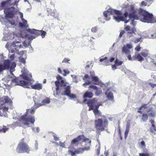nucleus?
Masks as SVG:
<instances>
[{"label":"nucleus","instance_id":"f257e3e1","mask_svg":"<svg viewBox=\"0 0 156 156\" xmlns=\"http://www.w3.org/2000/svg\"><path fill=\"white\" fill-rule=\"evenodd\" d=\"M130 11L131 12L129 15V18L132 21L131 24L133 23V21L135 20H138L145 23H152L156 22V18L154 17L152 14L142 9H135L133 5H131Z\"/></svg>","mask_w":156,"mask_h":156},{"label":"nucleus","instance_id":"f03ea898","mask_svg":"<svg viewBox=\"0 0 156 156\" xmlns=\"http://www.w3.org/2000/svg\"><path fill=\"white\" fill-rule=\"evenodd\" d=\"M93 112L95 116L98 118L101 116L102 118H98L94 121V126L96 128V133L100 134L101 131L105 130L107 128L108 125V121L105 115H102L101 113L98 110H94Z\"/></svg>","mask_w":156,"mask_h":156},{"label":"nucleus","instance_id":"7ed1b4c3","mask_svg":"<svg viewBox=\"0 0 156 156\" xmlns=\"http://www.w3.org/2000/svg\"><path fill=\"white\" fill-rule=\"evenodd\" d=\"M22 78L27 81L21 80L19 78H16L12 80V83H15V85L22 86L23 87L27 88L31 84V81L32 80V76L30 73H25L21 75Z\"/></svg>","mask_w":156,"mask_h":156},{"label":"nucleus","instance_id":"20e7f679","mask_svg":"<svg viewBox=\"0 0 156 156\" xmlns=\"http://www.w3.org/2000/svg\"><path fill=\"white\" fill-rule=\"evenodd\" d=\"M83 148H79L76 149L73 147L70 146L68 147L69 150L68 153L71 156H76L77 154L82 153L85 151H88L90 149V147L91 145V141L89 140L86 141Z\"/></svg>","mask_w":156,"mask_h":156},{"label":"nucleus","instance_id":"39448f33","mask_svg":"<svg viewBox=\"0 0 156 156\" xmlns=\"http://www.w3.org/2000/svg\"><path fill=\"white\" fill-rule=\"evenodd\" d=\"M115 14V16H114V19L118 22L121 21H124V18L122 16V13L120 11L114 9H109L107 11H104L103 13L104 16L107 20H109L110 19V16Z\"/></svg>","mask_w":156,"mask_h":156},{"label":"nucleus","instance_id":"423d86ee","mask_svg":"<svg viewBox=\"0 0 156 156\" xmlns=\"http://www.w3.org/2000/svg\"><path fill=\"white\" fill-rule=\"evenodd\" d=\"M16 151L18 153H26L28 154L30 151V148L24 141V139L22 138L20 141L16 148Z\"/></svg>","mask_w":156,"mask_h":156},{"label":"nucleus","instance_id":"0eeeda50","mask_svg":"<svg viewBox=\"0 0 156 156\" xmlns=\"http://www.w3.org/2000/svg\"><path fill=\"white\" fill-rule=\"evenodd\" d=\"M5 70L10 69V72L11 74L13 75L12 72L15 69V68L16 66V64L14 62H11L9 59L5 60L2 65Z\"/></svg>","mask_w":156,"mask_h":156},{"label":"nucleus","instance_id":"6e6552de","mask_svg":"<svg viewBox=\"0 0 156 156\" xmlns=\"http://www.w3.org/2000/svg\"><path fill=\"white\" fill-rule=\"evenodd\" d=\"M28 110H27L25 114L21 116L19 119V120L20 121L24 122V124L25 125H29V124L28 123V122H30L32 124H34L35 121L34 116L27 118V116L28 114Z\"/></svg>","mask_w":156,"mask_h":156},{"label":"nucleus","instance_id":"1a4fd4ad","mask_svg":"<svg viewBox=\"0 0 156 156\" xmlns=\"http://www.w3.org/2000/svg\"><path fill=\"white\" fill-rule=\"evenodd\" d=\"M149 51L146 49L140 53H135V56L133 57V59L137 60L139 62H142L144 60L143 58H146L149 55Z\"/></svg>","mask_w":156,"mask_h":156},{"label":"nucleus","instance_id":"9d476101","mask_svg":"<svg viewBox=\"0 0 156 156\" xmlns=\"http://www.w3.org/2000/svg\"><path fill=\"white\" fill-rule=\"evenodd\" d=\"M55 84L56 87V92L54 94L55 97H56L59 94L58 92L59 90H62L63 88H64L66 87V83L63 80H61L60 82L58 81H55Z\"/></svg>","mask_w":156,"mask_h":156},{"label":"nucleus","instance_id":"9b49d317","mask_svg":"<svg viewBox=\"0 0 156 156\" xmlns=\"http://www.w3.org/2000/svg\"><path fill=\"white\" fill-rule=\"evenodd\" d=\"M89 140V139L86 138L83 134L78 136L76 138L74 139L71 142V144L73 145H77L80 141L86 142V141Z\"/></svg>","mask_w":156,"mask_h":156},{"label":"nucleus","instance_id":"f8f14e48","mask_svg":"<svg viewBox=\"0 0 156 156\" xmlns=\"http://www.w3.org/2000/svg\"><path fill=\"white\" fill-rule=\"evenodd\" d=\"M27 31L32 34H34L37 36L41 35L42 38L45 37L47 33L46 31L43 30H38L34 29H28Z\"/></svg>","mask_w":156,"mask_h":156},{"label":"nucleus","instance_id":"ddd939ff","mask_svg":"<svg viewBox=\"0 0 156 156\" xmlns=\"http://www.w3.org/2000/svg\"><path fill=\"white\" fill-rule=\"evenodd\" d=\"M87 105L89 107V111L94 109V106L97 104V100L95 98H93L88 101L87 102Z\"/></svg>","mask_w":156,"mask_h":156},{"label":"nucleus","instance_id":"4468645a","mask_svg":"<svg viewBox=\"0 0 156 156\" xmlns=\"http://www.w3.org/2000/svg\"><path fill=\"white\" fill-rule=\"evenodd\" d=\"M14 10H11L10 8L5 9L4 12L5 14L6 17L8 18H12L14 16Z\"/></svg>","mask_w":156,"mask_h":156},{"label":"nucleus","instance_id":"2eb2a0df","mask_svg":"<svg viewBox=\"0 0 156 156\" xmlns=\"http://www.w3.org/2000/svg\"><path fill=\"white\" fill-rule=\"evenodd\" d=\"M124 29L127 32V34L128 35L135 34V33L136 31V30L134 27L131 28L129 25L126 26Z\"/></svg>","mask_w":156,"mask_h":156},{"label":"nucleus","instance_id":"dca6fc26","mask_svg":"<svg viewBox=\"0 0 156 156\" xmlns=\"http://www.w3.org/2000/svg\"><path fill=\"white\" fill-rule=\"evenodd\" d=\"M20 18L23 21V23L20 22L19 23V26L22 28H27L29 27L28 25L27 24V21L23 18V14L21 13Z\"/></svg>","mask_w":156,"mask_h":156},{"label":"nucleus","instance_id":"f3484780","mask_svg":"<svg viewBox=\"0 0 156 156\" xmlns=\"http://www.w3.org/2000/svg\"><path fill=\"white\" fill-rule=\"evenodd\" d=\"M12 101L7 96H3L0 98V104L3 105L5 103H11Z\"/></svg>","mask_w":156,"mask_h":156},{"label":"nucleus","instance_id":"a211bd4d","mask_svg":"<svg viewBox=\"0 0 156 156\" xmlns=\"http://www.w3.org/2000/svg\"><path fill=\"white\" fill-rule=\"evenodd\" d=\"M146 112L150 117L154 118L156 115V112L152 107H149L148 109L147 110Z\"/></svg>","mask_w":156,"mask_h":156},{"label":"nucleus","instance_id":"6ab92c4d","mask_svg":"<svg viewBox=\"0 0 156 156\" xmlns=\"http://www.w3.org/2000/svg\"><path fill=\"white\" fill-rule=\"evenodd\" d=\"M8 107H4L0 108V116L7 117L8 115L6 113L8 110Z\"/></svg>","mask_w":156,"mask_h":156},{"label":"nucleus","instance_id":"aec40b11","mask_svg":"<svg viewBox=\"0 0 156 156\" xmlns=\"http://www.w3.org/2000/svg\"><path fill=\"white\" fill-rule=\"evenodd\" d=\"M70 86H67L64 88V91L62 93L61 95H62L69 96L71 93Z\"/></svg>","mask_w":156,"mask_h":156},{"label":"nucleus","instance_id":"412c9836","mask_svg":"<svg viewBox=\"0 0 156 156\" xmlns=\"http://www.w3.org/2000/svg\"><path fill=\"white\" fill-rule=\"evenodd\" d=\"M12 46L14 47H15V49L16 50L17 49H19L23 48V46L21 44V42L19 41H14L13 42Z\"/></svg>","mask_w":156,"mask_h":156},{"label":"nucleus","instance_id":"4be33fe9","mask_svg":"<svg viewBox=\"0 0 156 156\" xmlns=\"http://www.w3.org/2000/svg\"><path fill=\"white\" fill-rule=\"evenodd\" d=\"M93 96V93L90 91H86L83 95V98H91Z\"/></svg>","mask_w":156,"mask_h":156},{"label":"nucleus","instance_id":"5701e85b","mask_svg":"<svg viewBox=\"0 0 156 156\" xmlns=\"http://www.w3.org/2000/svg\"><path fill=\"white\" fill-rule=\"evenodd\" d=\"M31 87L32 89L39 90L42 89V85L41 83H38L31 85Z\"/></svg>","mask_w":156,"mask_h":156},{"label":"nucleus","instance_id":"b1692460","mask_svg":"<svg viewBox=\"0 0 156 156\" xmlns=\"http://www.w3.org/2000/svg\"><path fill=\"white\" fill-rule=\"evenodd\" d=\"M149 115L148 114L145 113H143L141 118V120L144 122L147 121Z\"/></svg>","mask_w":156,"mask_h":156},{"label":"nucleus","instance_id":"393cba45","mask_svg":"<svg viewBox=\"0 0 156 156\" xmlns=\"http://www.w3.org/2000/svg\"><path fill=\"white\" fill-rule=\"evenodd\" d=\"M148 104H144L142 105L138 109V110L137 111V112L139 113H142V112L141 111V110L143 108H144V109H148V108L147 106Z\"/></svg>","mask_w":156,"mask_h":156},{"label":"nucleus","instance_id":"a878e982","mask_svg":"<svg viewBox=\"0 0 156 156\" xmlns=\"http://www.w3.org/2000/svg\"><path fill=\"white\" fill-rule=\"evenodd\" d=\"M122 51L124 54L126 55L130 54L131 52L130 50L127 48L126 47H123L122 48Z\"/></svg>","mask_w":156,"mask_h":156},{"label":"nucleus","instance_id":"bb28decb","mask_svg":"<svg viewBox=\"0 0 156 156\" xmlns=\"http://www.w3.org/2000/svg\"><path fill=\"white\" fill-rule=\"evenodd\" d=\"M131 5L129 6V14L128 12H125L124 14L123 15V16H123L124 18V21H125V23H128V22H129V20H126V18L128 16H129V14H130V13H131V12L130 11V7Z\"/></svg>","mask_w":156,"mask_h":156},{"label":"nucleus","instance_id":"cd10ccee","mask_svg":"<svg viewBox=\"0 0 156 156\" xmlns=\"http://www.w3.org/2000/svg\"><path fill=\"white\" fill-rule=\"evenodd\" d=\"M50 102V100L49 98H47L42 101L40 105H44L46 104H49Z\"/></svg>","mask_w":156,"mask_h":156},{"label":"nucleus","instance_id":"c85d7f7f","mask_svg":"<svg viewBox=\"0 0 156 156\" xmlns=\"http://www.w3.org/2000/svg\"><path fill=\"white\" fill-rule=\"evenodd\" d=\"M92 80L94 82V84L96 85H98L99 83V79L96 76H92L91 78Z\"/></svg>","mask_w":156,"mask_h":156},{"label":"nucleus","instance_id":"c756f323","mask_svg":"<svg viewBox=\"0 0 156 156\" xmlns=\"http://www.w3.org/2000/svg\"><path fill=\"white\" fill-rule=\"evenodd\" d=\"M107 97L109 100H112L114 98L113 93L111 92L108 93L107 95Z\"/></svg>","mask_w":156,"mask_h":156},{"label":"nucleus","instance_id":"7c9ffc66","mask_svg":"<svg viewBox=\"0 0 156 156\" xmlns=\"http://www.w3.org/2000/svg\"><path fill=\"white\" fill-rule=\"evenodd\" d=\"M102 91L101 89H99L98 88L97 89H96L95 94L97 96H99L100 94H102Z\"/></svg>","mask_w":156,"mask_h":156},{"label":"nucleus","instance_id":"2f4dec72","mask_svg":"<svg viewBox=\"0 0 156 156\" xmlns=\"http://www.w3.org/2000/svg\"><path fill=\"white\" fill-rule=\"evenodd\" d=\"M123 63V61H119L116 59L115 61V63L118 66L121 65Z\"/></svg>","mask_w":156,"mask_h":156},{"label":"nucleus","instance_id":"473e14b6","mask_svg":"<svg viewBox=\"0 0 156 156\" xmlns=\"http://www.w3.org/2000/svg\"><path fill=\"white\" fill-rule=\"evenodd\" d=\"M98 27H93L91 29V31L93 33H96L98 30Z\"/></svg>","mask_w":156,"mask_h":156},{"label":"nucleus","instance_id":"72a5a7b5","mask_svg":"<svg viewBox=\"0 0 156 156\" xmlns=\"http://www.w3.org/2000/svg\"><path fill=\"white\" fill-rule=\"evenodd\" d=\"M8 129H9L8 128L4 126L3 128L0 129V132H2L5 133L7 130H8Z\"/></svg>","mask_w":156,"mask_h":156},{"label":"nucleus","instance_id":"f704fd0d","mask_svg":"<svg viewBox=\"0 0 156 156\" xmlns=\"http://www.w3.org/2000/svg\"><path fill=\"white\" fill-rule=\"evenodd\" d=\"M10 0H6L5 1H3L1 3V6L2 7H3L5 5L8 4L9 3Z\"/></svg>","mask_w":156,"mask_h":156},{"label":"nucleus","instance_id":"c9c22d12","mask_svg":"<svg viewBox=\"0 0 156 156\" xmlns=\"http://www.w3.org/2000/svg\"><path fill=\"white\" fill-rule=\"evenodd\" d=\"M150 130L151 133H154V134H155V133L154 132V131L155 132H156V126H154V127H151L150 128Z\"/></svg>","mask_w":156,"mask_h":156},{"label":"nucleus","instance_id":"e433bc0d","mask_svg":"<svg viewBox=\"0 0 156 156\" xmlns=\"http://www.w3.org/2000/svg\"><path fill=\"white\" fill-rule=\"evenodd\" d=\"M139 156H150V154L148 152L140 153H139Z\"/></svg>","mask_w":156,"mask_h":156},{"label":"nucleus","instance_id":"4c0bfd02","mask_svg":"<svg viewBox=\"0 0 156 156\" xmlns=\"http://www.w3.org/2000/svg\"><path fill=\"white\" fill-rule=\"evenodd\" d=\"M64 73L63 74V75L64 76H66L67 74H69V71L67 69H64L63 70Z\"/></svg>","mask_w":156,"mask_h":156},{"label":"nucleus","instance_id":"58836bf2","mask_svg":"<svg viewBox=\"0 0 156 156\" xmlns=\"http://www.w3.org/2000/svg\"><path fill=\"white\" fill-rule=\"evenodd\" d=\"M141 6H149V4L146 1H143L141 2Z\"/></svg>","mask_w":156,"mask_h":156},{"label":"nucleus","instance_id":"ea45409f","mask_svg":"<svg viewBox=\"0 0 156 156\" xmlns=\"http://www.w3.org/2000/svg\"><path fill=\"white\" fill-rule=\"evenodd\" d=\"M127 58L129 60H134L133 59V57L135 56V54L134 55H133L132 57H131V56L130 55V54H127Z\"/></svg>","mask_w":156,"mask_h":156},{"label":"nucleus","instance_id":"a19ab883","mask_svg":"<svg viewBox=\"0 0 156 156\" xmlns=\"http://www.w3.org/2000/svg\"><path fill=\"white\" fill-rule=\"evenodd\" d=\"M141 49V47H140V45H138L135 48V49L136 51H140Z\"/></svg>","mask_w":156,"mask_h":156},{"label":"nucleus","instance_id":"79ce46f5","mask_svg":"<svg viewBox=\"0 0 156 156\" xmlns=\"http://www.w3.org/2000/svg\"><path fill=\"white\" fill-rule=\"evenodd\" d=\"M90 83V81L88 80L83 84V85L85 87L86 85H89Z\"/></svg>","mask_w":156,"mask_h":156},{"label":"nucleus","instance_id":"37998d69","mask_svg":"<svg viewBox=\"0 0 156 156\" xmlns=\"http://www.w3.org/2000/svg\"><path fill=\"white\" fill-rule=\"evenodd\" d=\"M123 47H126L128 49H129L131 48L133 46L132 45L130 44H127L126 46H124Z\"/></svg>","mask_w":156,"mask_h":156},{"label":"nucleus","instance_id":"c03bdc74","mask_svg":"<svg viewBox=\"0 0 156 156\" xmlns=\"http://www.w3.org/2000/svg\"><path fill=\"white\" fill-rule=\"evenodd\" d=\"M15 56L14 54H12L9 57V58L10 59V61H13L15 58Z\"/></svg>","mask_w":156,"mask_h":156},{"label":"nucleus","instance_id":"a18cd8bd","mask_svg":"<svg viewBox=\"0 0 156 156\" xmlns=\"http://www.w3.org/2000/svg\"><path fill=\"white\" fill-rule=\"evenodd\" d=\"M89 88H90L93 89L95 90H96V89H98V87L94 85H90L89 86Z\"/></svg>","mask_w":156,"mask_h":156},{"label":"nucleus","instance_id":"49530a36","mask_svg":"<svg viewBox=\"0 0 156 156\" xmlns=\"http://www.w3.org/2000/svg\"><path fill=\"white\" fill-rule=\"evenodd\" d=\"M4 70H5L3 67V65L1 64H0V73L3 72V71Z\"/></svg>","mask_w":156,"mask_h":156},{"label":"nucleus","instance_id":"de8ad7c7","mask_svg":"<svg viewBox=\"0 0 156 156\" xmlns=\"http://www.w3.org/2000/svg\"><path fill=\"white\" fill-rule=\"evenodd\" d=\"M68 96L70 98L73 99L76 98V95L73 94H70V95L69 96Z\"/></svg>","mask_w":156,"mask_h":156},{"label":"nucleus","instance_id":"09e8293b","mask_svg":"<svg viewBox=\"0 0 156 156\" xmlns=\"http://www.w3.org/2000/svg\"><path fill=\"white\" fill-rule=\"evenodd\" d=\"M27 110H28V112H29V111L30 110V113L31 115L34 114L35 112V109H34V108H33L31 109H29Z\"/></svg>","mask_w":156,"mask_h":156},{"label":"nucleus","instance_id":"8fccbe9b","mask_svg":"<svg viewBox=\"0 0 156 156\" xmlns=\"http://www.w3.org/2000/svg\"><path fill=\"white\" fill-rule=\"evenodd\" d=\"M54 139L55 140V141H58L59 140V137L56 135H53Z\"/></svg>","mask_w":156,"mask_h":156},{"label":"nucleus","instance_id":"3c124183","mask_svg":"<svg viewBox=\"0 0 156 156\" xmlns=\"http://www.w3.org/2000/svg\"><path fill=\"white\" fill-rule=\"evenodd\" d=\"M70 61V59L67 58H65L62 61V62L67 63L69 61Z\"/></svg>","mask_w":156,"mask_h":156},{"label":"nucleus","instance_id":"603ef678","mask_svg":"<svg viewBox=\"0 0 156 156\" xmlns=\"http://www.w3.org/2000/svg\"><path fill=\"white\" fill-rule=\"evenodd\" d=\"M141 39V37H140L139 38H137L135 40V41H134V42L136 44L137 43L140 41Z\"/></svg>","mask_w":156,"mask_h":156},{"label":"nucleus","instance_id":"864d4df0","mask_svg":"<svg viewBox=\"0 0 156 156\" xmlns=\"http://www.w3.org/2000/svg\"><path fill=\"white\" fill-rule=\"evenodd\" d=\"M59 144L61 147L63 148H65L66 147V146L65 145V144L64 142V143H62L61 142H59Z\"/></svg>","mask_w":156,"mask_h":156},{"label":"nucleus","instance_id":"5fc2aeb1","mask_svg":"<svg viewBox=\"0 0 156 156\" xmlns=\"http://www.w3.org/2000/svg\"><path fill=\"white\" fill-rule=\"evenodd\" d=\"M89 76L88 74H86L84 75V76L83 77V80H85L87 79H89Z\"/></svg>","mask_w":156,"mask_h":156},{"label":"nucleus","instance_id":"6e6d98bb","mask_svg":"<svg viewBox=\"0 0 156 156\" xmlns=\"http://www.w3.org/2000/svg\"><path fill=\"white\" fill-rule=\"evenodd\" d=\"M125 32L124 30H121L120 32L119 36L120 37H122L123 35L125 33Z\"/></svg>","mask_w":156,"mask_h":156},{"label":"nucleus","instance_id":"4d7b16f0","mask_svg":"<svg viewBox=\"0 0 156 156\" xmlns=\"http://www.w3.org/2000/svg\"><path fill=\"white\" fill-rule=\"evenodd\" d=\"M100 147L99 146L96 149V151L97 155H98L100 154Z\"/></svg>","mask_w":156,"mask_h":156},{"label":"nucleus","instance_id":"13d9d810","mask_svg":"<svg viewBox=\"0 0 156 156\" xmlns=\"http://www.w3.org/2000/svg\"><path fill=\"white\" fill-rule=\"evenodd\" d=\"M129 131V129L127 128L125 131V137H126L128 135V132Z\"/></svg>","mask_w":156,"mask_h":156},{"label":"nucleus","instance_id":"bf43d9fd","mask_svg":"<svg viewBox=\"0 0 156 156\" xmlns=\"http://www.w3.org/2000/svg\"><path fill=\"white\" fill-rule=\"evenodd\" d=\"M151 38H156V33H154L151 35Z\"/></svg>","mask_w":156,"mask_h":156},{"label":"nucleus","instance_id":"052dcab7","mask_svg":"<svg viewBox=\"0 0 156 156\" xmlns=\"http://www.w3.org/2000/svg\"><path fill=\"white\" fill-rule=\"evenodd\" d=\"M35 149L37 150L38 149V143L36 141L34 144Z\"/></svg>","mask_w":156,"mask_h":156},{"label":"nucleus","instance_id":"680f3d73","mask_svg":"<svg viewBox=\"0 0 156 156\" xmlns=\"http://www.w3.org/2000/svg\"><path fill=\"white\" fill-rule=\"evenodd\" d=\"M13 125L15 126H20V124L17 122H15L14 123H13Z\"/></svg>","mask_w":156,"mask_h":156},{"label":"nucleus","instance_id":"e2e57ef3","mask_svg":"<svg viewBox=\"0 0 156 156\" xmlns=\"http://www.w3.org/2000/svg\"><path fill=\"white\" fill-rule=\"evenodd\" d=\"M140 144L142 146V147L144 148V147H145L146 145L145 144V142L144 141H142L141 142Z\"/></svg>","mask_w":156,"mask_h":156},{"label":"nucleus","instance_id":"0e129e2a","mask_svg":"<svg viewBox=\"0 0 156 156\" xmlns=\"http://www.w3.org/2000/svg\"><path fill=\"white\" fill-rule=\"evenodd\" d=\"M116 66H117L115 63L114 65L112 66V68L113 70H115L117 69Z\"/></svg>","mask_w":156,"mask_h":156},{"label":"nucleus","instance_id":"69168bd1","mask_svg":"<svg viewBox=\"0 0 156 156\" xmlns=\"http://www.w3.org/2000/svg\"><path fill=\"white\" fill-rule=\"evenodd\" d=\"M149 84L151 86V87L153 88H154V87L156 86V84H155L150 83Z\"/></svg>","mask_w":156,"mask_h":156},{"label":"nucleus","instance_id":"338daca9","mask_svg":"<svg viewBox=\"0 0 156 156\" xmlns=\"http://www.w3.org/2000/svg\"><path fill=\"white\" fill-rule=\"evenodd\" d=\"M56 78L57 80H58H58H61L62 79V77L60 76L59 75H58Z\"/></svg>","mask_w":156,"mask_h":156},{"label":"nucleus","instance_id":"774afa93","mask_svg":"<svg viewBox=\"0 0 156 156\" xmlns=\"http://www.w3.org/2000/svg\"><path fill=\"white\" fill-rule=\"evenodd\" d=\"M20 61L22 63L25 64L26 63V61L25 59L23 58H21L20 59Z\"/></svg>","mask_w":156,"mask_h":156}]
</instances>
